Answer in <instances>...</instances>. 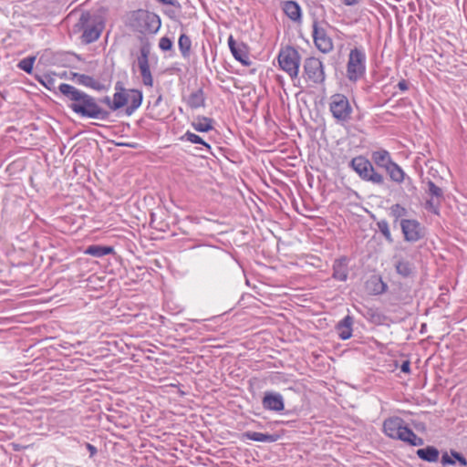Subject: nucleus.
Masks as SVG:
<instances>
[{"label":"nucleus","mask_w":467,"mask_h":467,"mask_svg":"<svg viewBox=\"0 0 467 467\" xmlns=\"http://www.w3.org/2000/svg\"><path fill=\"white\" fill-rule=\"evenodd\" d=\"M179 49L183 57H187L190 55L192 41L188 36L182 34L178 40Z\"/></svg>","instance_id":"29"},{"label":"nucleus","mask_w":467,"mask_h":467,"mask_svg":"<svg viewBox=\"0 0 467 467\" xmlns=\"http://www.w3.org/2000/svg\"><path fill=\"white\" fill-rule=\"evenodd\" d=\"M352 324L353 320L351 317L347 316L345 317L337 326V331L338 334V337L342 340H347L351 337L352 336Z\"/></svg>","instance_id":"16"},{"label":"nucleus","mask_w":467,"mask_h":467,"mask_svg":"<svg viewBox=\"0 0 467 467\" xmlns=\"http://www.w3.org/2000/svg\"><path fill=\"white\" fill-rule=\"evenodd\" d=\"M400 227L404 239L410 243L418 242L424 235L423 228L420 223L413 219H403L400 221Z\"/></svg>","instance_id":"8"},{"label":"nucleus","mask_w":467,"mask_h":467,"mask_svg":"<svg viewBox=\"0 0 467 467\" xmlns=\"http://www.w3.org/2000/svg\"><path fill=\"white\" fill-rule=\"evenodd\" d=\"M262 403L268 410L282 411L285 409L284 399L280 393L265 392Z\"/></svg>","instance_id":"12"},{"label":"nucleus","mask_w":467,"mask_h":467,"mask_svg":"<svg viewBox=\"0 0 467 467\" xmlns=\"http://www.w3.org/2000/svg\"><path fill=\"white\" fill-rule=\"evenodd\" d=\"M213 121L212 119L203 116H198L192 122V128L198 132H208L212 130L213 129Z\"/></svg>","instance_id":"18"},{"label":"nucleus","mask_w":467,"mask_h":467,"mask_svg":"<svg viewBox=\"0 0 467 467\" xmlns=\"http://www.w3.org/2000/svg\"><path fill=\"white\" fill-rule=\"evenodd\" d=\"M182 140H185L193 144H202L208 150V151L211 150V146L207 142H205L199 135L191 131H186L182 137Z\"/></svg>","instance_id":"30"},{"label":"nucleus","mask_w":467,"mask_h":467,"mask_svg":"<svg viewBox=\"0 0 467 467\" xmlns=\"http://www.w3.org/2000/svg\"><path fill=\"white\" fill-rule=\"evenodd\" d=\"M459 462L461 466L467 465V460L458 451H451L449 453H444L441 457V463L444 465H454Z\"/></svg>","instance_id":"19"},{"label":"nucleus","mask_w":467,"mask_h":467,"mask_svg":"<svg viewBox=\"0 0 467 467\" xmlns=\"http://www.w3.org/2000/svg\"><path fill=\"white\" fill-rule=\"evenodd\" d=\"M366 71V55L361 48H353L348 55L347 75L349 80L357 81Z\"/></svg>","instance_id":"5"},{"label":"nucleus","mask_w":467,"mask_h":467,"mask_svg":"<svg viewBox=\"0 0 467 467\" xmlns=\"http://www.w3.org/2000/svg\"><path fill=\"white\" fill-rule=\"evenodd\" d=\"M416 453L420 459L429 462H435L439 459V451L433 446L419 449Z\"/></svg>","instance_id":"20"},{"label":"nucleus","mask_w":467,"mask_h":467,"mask_svg":"<svg viewBox=\"0 0 467 467\" xmlns=\"http://www.w3.org/2000/svg\"><path fill=\"white\" fill-rule=\"evenodd\" d=\"M410 361L407 360V361H404L401 364L400 369H401L402 372L409 373L410 372Z\"/></svg>","instance_id":"38"},{"label":"nucleus","mask_w":467,"mask_h":467,"mask_svg":"<svg viewBox=\"0 0 467 467\" xmlns=\"http://www.w3.org/2000/svg\"><path fill=\"white\" fill-rule=\"evenodd\" d=\"M40 82L43 86H45L49 90H55L56 89V80L55 78L49 75L45 74L41 77Z\"/></svg>","instance_id":"33"},{"label":"nucleus","mask_w":467,"mask_h":467,"mask_svg":"<svg viewBox=\"0 0 467 467\" xmlns=\"http://www.w3.org/2000/svg\"><path fill=\"white\" fill-rule=\"evenodd\" d=\"M312 28V36L316 47L324 54L332 51L334 47L333 40L327 32L325 23L315 20Z\"/></svg>","instance_id":"6"},{"label":"nucleus","mask_w":467,"mask_h":467,"mask_svg":"<svg viewBox=\"0 0 467 467\" xmlns=\"http://www.w3.org/2000/svg\"><path fill=\"white\" fill-rule=\"evenodd\" d=\"M350 166L364 181L371 182L376 184H382L384 182L383 176L375 171L369 160L364 156L353 158Z\"/></svg>","instance_id":"3"},{"label":"nucleus","mask_w":467,"mask_h":467,"mask_svg":"<svg viewBox=\"0 0 467 467\" xmlns=\"http://www.w3.org/2000/svg\"><path fill=\"white\" fill-rule=\"evenodd\" d=\"M204 95L202 89L192 92L187 99V105L192 109H198L204 106Z\"/></svg>","instance_id":"25"},{"label":"nucleus","mask_w":467,"mask_h":467,"mask_svg":"<svg viewBox=\"0 0 467 467\" xmlns=\"http://www.w3.org/2000/svg\"><path fill=\"white\" fill-rule=\"evenodd\" d=\"M139 67L140 70V75L142 78V82L144 85L152 87L153 78L150 70L148 57L146 54H142V56L139 58Z\"/></svg>","instance_id":"15"},{"label":"nucleus","mask_w":467,"mask_h":467,"mask_svg":"<svg viewBox=\"0 0 467 467\" xmlns=\"http://www.w3.org/2000/svg\"><path fill=\"white\" fill-rule=\"evenodd\" d=\"M86 447H87L88 451H89L91 457L97 453V449L92 444L87 443Z\"/></svg>","instance_id":"39"},{"label":"nucleus","mask_w":467,"mask_h":467,"mask_svg":"<svg viewBox=\"0 0 467 467\" xmlns=\"http://www.w3.org/2000/svg\"><path fill=\"white\" fill-rule=\"evenodd\" d=\"M390 213L394 218L399 219V218L405 216L407 213V211L400 204H394L390 208Z\"/></svg>","instance_id":"34"},{"label":"nucleus","mask_w":467,"mask_h":467,"mask_svg":"<svg viewBox=\"0 0 467 467\" xmlns=\"http://www.w3.org/2000/svg\"><path fill=\"white\" fill-rule=\"evenodd\" d=\"M58 89L71 101L69 108L76 114L93 119L99 117L101 110L94 98L67 83L60 84Z\"/></svg>","instance_id":"1"},{"label":"nucleus","mask_w":467,"mask_h":467,"mask_svg":"<svg viewBox=\"0 0 467 467\" xmlns=\"http://www.w3.org/2000/svg\"><path fill=\"white\" fill-rule=\"evenodd\" d=\"M385 170L392 181L400 183L404 181L405 173L396 162L392 161Z\"/></svg>","instance_id":"27"},{"label":"nucleus","mask_w":467,"mask_h":467,"mask_svg":"<svg viewBox=\"0 0 467 467\" xmlns=\"http://www.w3.org/2000/svg\"><path fill=\"white\" fill-rule=\"evenodd\" d=\"M228 46L232 55L237 61L241 62L243 65L245 66L250 64L248 49L245 44L237 43L234 39L233 36H229Z\"/></svg>","instance_id":"11"},{"label":"nucleus","mask_w":467,"mask_h":467,"mask_svg":"<svg viewBox=\"0 0 467 467\" xmlns=\"http://www.w3.org/2000/svg\"><path fill=\"white\" fill-rule=\"evenodd\" d=\"M73 78L76 79L77 82L80 85L92 88L94 89H100V84L90 76L73 73Z\"/></svg>","instance_id":"26"},{"label":"nucleus","mask_w":467,"mask_h":467,"mask_svg":"<svg viewBox=\"0 0 467 467\" xmlns=\"http://www.w3.org/2000/svg\"><path fill=\"white\" fill-rule=\"evenodd\" d=\"M398 87L400 90L406 91L408 89V84L405 80H401L398 83Z\"/></svg>","instance_id":"42"},{"label":"nucleus","mask_w":467,"mask_h":467,"mask_svg":"<svg viewBox=\"0 0 467 467\" xmlns=\"http://www.w3.org/2000/svg\"><path fill=\"white\" fill-rule=\"evenodd\" d=\"M116 92L113 95V99L111 100L110 98L106 97L104 99V102L109 106V108L115 111L118 110L123 107H125V88H122L119 83L115 87Z\"/></svg>","instance_id":"13"},{"label":"nucleus","mask_w":467,"mask_h":467,"mask_svg":"<svg viewBox=\"0 0 467 467\" xmlns=\"http://www.w3.org/2000/svg\"><path fill=\"white\" fill-rule=\"evenodd\" d=\"M124 98H125V106L127 107V109H130V89H125V93H124Z\"/></svg>","instance_id":"41"},{"label":"nucleus","mask_w":467,"mask_h":467,"mask_svg":"<svg viewBox=\"0 0 467 467\" xmlns=\"http://www.w3.org/2000/svg\"><path fill=\"white\" fill-rule=\"evenodd\" d=\"M345 5L352 6L358 4L359 0H340Z\"/></svg>","instance_id":"40"},{"label":"nucleus","mask_w":467,"mask_h":467,"mask_svg":"<svg viewBox=\"0 0 467 467\" xmlns=\"http://www.w3.org/2000/svg\"><path fill=\"white\" fill-rule=\"evenodd\" d=\"M140 32L142 34L152 35L159 31L161 27L160 17L152 13H145L140 18Z\"/></svg>","instance_id":"10"},{"label":"nucleus","mask_w":467,"mask_h":467,"mask_svg":"<svg viewBox=\"0 0 467 467\" xmlns=\"http://www.w3.org/2000/svg\"><path fill=\"white\" fill-rule=\"evenodd\" d=\"M428 188H429V192L432 197H436V198L442 197V190L440 187H438L437 185H435L434 182L430 181L428 182Z\"/></svg>","instance_id":"35"},{"label":"nucleus","mask_w":467,"mask_h":467,"mask_svg":"<svg viewBox=\"0 0 467 467\" xmlns=\"http://www.w3.org/2000/svg\"><path fill=\"white\" fill-rule=\"evenodd\" d=\"M383 431L389 438L402 441L412 446L423 444V440L409 429L404 424V420L399 417H392L384 420Z\"/></svg>","instance_id":"2"},{"label":"nucleus","mask_w":467,"mask_h":467,"mask_svg":"<svg viewBox=\"0 0 467 467\" xmlns=\"http://www.w3.org/2000/svg\"><path fill=\"white\" fill-rule=\"evenodd\" d=\"M334 278L339 281H346L348 278L347 267L344 260L336 262L334 265Z\"/></svg>","instance_id":"28"},{"label":"nucleus","mask_w":467,"mask_h":467,"mask_svg":"<svg viewBox=\"0 0 467 467\" xmlns=\"http://www.w3.org/2000/svg\"><path fill=\"white\" fill-rule=\"evenodd\" d=\"M104 29L103 22H99L96 25L86 27L82 34V41L86 44H89L98 40Z\"/></svg>","instance_id":"14"},{"label":"nucleus","mask_w":467,"mask_h":467,"mask_svg":"<svg viewBox=\"0 0 467 467\" xmlns=\"http://www.w3.org/2000/svg\"><path fill=\"white\" fill-rule=\"evenodd\" d=\"M300 55L297 50L290 46L282 48L278 55L280 67L292 78H296L299 73Z\"/></svg>","instance_id":"4"},{"label":"nucleus","mask_w":467,"mask_h":467,"mask_svg":"<svg viewBox=\"0 0 467 467\" xmlns=\"http://www.w3.org/2000/svg\"><path fill=\"white\" fill-rule=\"evenodd\" d=\"M396 270L400 275L409 276L411 274V265L407 261H399L396 265Z\"/></svg>","instance_id":"31"},{"label":"nucleus","mask_w":467,"mask_h":467,"mask_svg":"<svg viewBox=\"0 0 467 467\" xmlns=\"http://www.w3.org/2000/svg\"><path fill=\"white\" fill-rule=\"evenodd\" d=\"M244 437L248 440L259 442H274L277 441L278 438L277 435H272L257 431H247L244 433Z\"/></svg>","instance_id":"22"},{"label":"nucleus","mask_w":467,"mask_h":467,"mask_svg":"<svg viewBox=\"0 0 467 467\" xmlns=\"http://www.w3.org/2000/svg\"><path fill=\"white\" fill-rule=\"evenodd\" d=\"M433 212H434L435 213H438L437 209H433Z\"/></svg>","instance_id":"43"},{"label":"nucleus","mask_w":467,"mask_h":467,"mask_svg":"<svg viewBox=\"0 0 467 467\" xmlns=\"http://www.w3.org/2000/svg\"><path fill=\"white\" fill-rule=\"evenodd\" d=\"M173 43L171 38L163 36L160 39L159 47L162 51H169L172 48Z\"/></svg>","instance_id":"36"},{"label":"nucleus","mask_w":467,"mask_h":467,"mask_svg":"<svg viewBox=\"0 0 467 467\" xmlns=\"http://www.w3.org/2000/svg\"><path fill=\"white\" fill-rule=\"evenodd\" d=\"M130 109L126 111L129 115L132 114L142 102V93L138 89H130Z\"/></svg>","instance_id":"24"},{"label":"nucleus","mask_w":467,"mask_h":467,"mask_svg":"<svg viewBox=\"0 0 467 467\" xmlns=\"http://www.w3.org/2000/svg\"><path fill=\"white\" fill-rule=\"evenodd\" d=\"M379 229H380L382 234L385 236V238L388 241L391 242L392 241L391 234H390L388 223L386 222H382V223H379Z\"/></svg>","instance_id":"37"},{"label":"nucleus","mask_w":467,"mask_h":467,"mask_svg":"<svg viewBox=\"0 0 467 467\" xmlns=\"http://www.w3.org/2000/svg\"><path fill=\"white\" fill-rule=\"evenodd\" d=\"M35 59L36 58L34 57L24 58L18 63V67L26 73H31L33 70Z\"/></svg>","instance_id":"32"},{"label":"nucleus","mask_w":467,"mask_h":467,"mask_svg":"<svg viewBox=\"0 0 467 467\" xmlns=\"http://www.w3.org/2000/svg\"><path fill=\"white\" fill-rule=\"evenodd\" d=\"M371 159L375 162L376 165L386 169L388 165L392 162L390 154L386 150H375L371 154Z\"/></svg>","instance_id":"17"},{"label":"nucleus","mask_w":467,"mask_h":467,"mask_svg":"<svg viewBox=\"0 0 467 467\" xmlns=\"http://www.w3.org/2000/svg\"><path fill=\"white\" fill-rule=\"evenodd\" d=\"M114 253V248L112 246H103V245H89L85 251V254L92 255L94 257H103L105 255L110 254Z\"/></svg>","instance_id":"21"},{"label":"nucleus","mask_w":467,"mask_h":467,"mask_svg":"<svg viewBox=\"0 0 467 467\" xmlns=\"http://www.w3.org/2000/svg\"><path fill=\"white\" fill-rule=\"evenodd\" d=\"M305 73L309 80L314 83H321L325 79L322 62L316 57H308L304 65Z\"/></svg>","instance_id":"9"},{"label":"nucleus","mask_w":467,"mask_h":467,"mask_svg":"<svg viewBox=\"0 0 467 467\" xmlns=\"http://www.w3.org/2000/svg\"><path fill=\"white\" fill-rule=\"evenodd\" d=\"M329 109L333 117L339 122L349 119L352 112L348 99L342 94L331 96Z\"/></svg>","instance_id":"7"},{"label":"nucleus","mask_w":467,"mask_h":467,"mask_svg":"<svg viewBox=\"0 0 467 467\" xmlns=\"http://www.w3.org/2000/svg\"><path fill=\"white\" fill-rule=\"evenodd\" d=\"M285 14L293 21H297L301 17V9L299 5L294 1L285 2L284 5Z\"/></svg>","instance_id":"23"}]
</instances>
